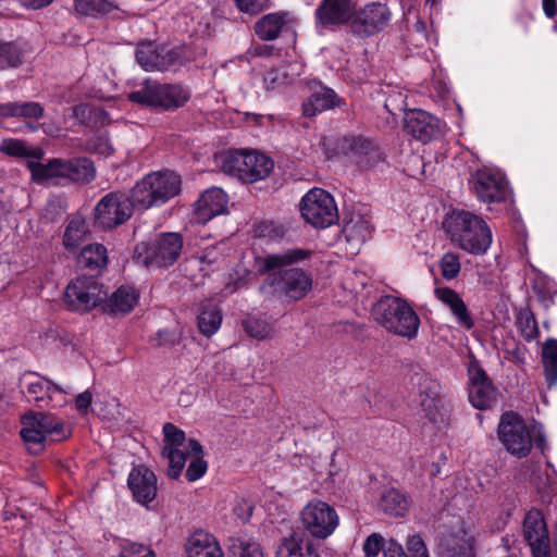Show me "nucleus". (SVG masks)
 <instances>
[{
	"instance_id": "nucleus-23",
	"label": "nucleus",
	"mask_w": 557,
	"mask_h": 557,
	"mask_svg": "<svg viewBox=\"0 0 557 557\" xmlns=\"http://www.w3.org/2000/svg\"><path fill=\"white\" fill-rule=\"evenodd\" d=\"M406 128L414 138L426 143L440 133V121L423 110H413L405 119Z\"/></svg>"
},
{
	"instance_id": "nucleus-16",
	"label": "nucleus",
	"mask_w": 557,
	"mask_h": 557,
	"mask_svg": "<svg viewBox=\"0 0 557 557\" xmlns=\"http://www.w3.org/2000/svg\"><path fill=\"white\" fill-rule=\"evenodd\" d=\"M473 189L478 198L486 203L504 201L509 194L507 181L500 174L485 170L475 173Z\"/></svg>"
},
{
	"instance_id": "nucleus-38",
	"label": "nucleus",
	"mask_w": 557,
	"mask_h": 557,
	"mask_svg": "<svg viewBox=\"0 0 557 557\" xmlns=\"http://www.w3.org/2000/svg\"><path fill=\"white\" fill-rule=\"evenodd\" d=\"M343 235L355 248H359L371 235V225L362 216L351 218L343 227Z\"/></svg>"
},
{
	"instance_id": "nucleus-25",
	"label": "nucleus",
	"mask_w": 557,
	"mask_h": 557,
	"mask_svg": "<svg viewBox=\"0 0 557 557\" xmlns=\"http://www.w3.org/2000/svg\"><path fill=\"white\" fill-rule=\"evenodd\" d=\"M186 557H224L216 539L202 530L194 532L185 543Z\"/></svg>"
},
{
	"instance_id": "nucleus-33",
	"label": "nucleus",
	"mask_w": 557,
	"mask_h": 557,
	"mask_svg": "<svg viewBox=\"0 0 557 557\" xmlns=\"http://www.w3.org/2000/svg\"><path fill=\"white\" fill-rule=\"evenodd\" d=\"M202 447L196 440L187 441L186 458L189 457L190 461L186 470V479L189 482L200 479L208 469V463L202 457Z\"/></svg>"
},
{
	"instance_id": "nucleus-63",
	"label": "nucleus",
	"mask_w": 557,
	"mask_h": 557,
	"mask_svg": "<svg viewBox=\"0 0 557 557\" xmlns=\"http://www.w3.org/2000/svg\"><path fill=\"white\" fill-rule=\"evenodd\" d=\"M92 395L89 391H85L77 395L75 399L76 409L82 413H87L89 406L91 405Z\"/></svg>"
},
{
	"instance_id": "nucleus-57",
	"label": "nucleus",
	"mask_w": 557,
	"mask_h": 557,
	"mask_svg": "<svg viewBox=\"0 0 557 557\" xmlns=\"http://www.w3.org/2000/svg\"><path fill=\"white\" fill-rule=\"evenodd\" d=\"M88 149L101 157H109L113 153V147L106 136H97L89 140Z\"/></svg>"
},
{
	"instance_id": "nucleus-51",
	"label": "nucleus",
	"mask_w": 557,
	"mask_h": 557,
	"mask_svg": "<svg viewBox=\"0 0 557 557\" xmlns=\"http://www.w3.org/2000/svg\"><path fill=\"white\" fill-rule=\"evenodd\" d=\"M108 0H75V10L83 15H96L109 11Z\"/></svg>"
},
{
	"instance_id": "nucleus-48",
	"label": "nucleus",
	"mask_w": 557,
	"mask_h": 557,
	"mask_svg": "<svg viewBox=\"0 0 557 557\" xmlns=\"http://www.w3.org/2000/svg\"><path fill=\"white\" fill-rule=\"evenodd\" d=\"M438 555L440 557H475L473 539L471 536L467 537L462 544L458 545V549L456 543H447L441 548Z\"/></svg>"
},
{
	"instance_id": "nucleus-6",
	"label": "nucleus",
	"mask_w": 557,
	"mask_h": 557,
	"mask_svg": "<svg viewBox=\"0 0 557 557\" xmlns=\"http://www.w3.org/2000/svg\"><path fill=\"white\" fill-rule=\"evenodd\" d=\"M299 210L302 219L315 228H326L338 220L333 196L322 188L308 190L300 200Z\"/></svg>"
},
{
	"instance_id": "nucleus-13",
	"label": "nucleus",
	"mask_w": 557,
	"mask_h": 557,
	"mask_svg": "<svg viewBox=\"0 0 557 557\" xmlns=\"http://www.w3.org/2000/svg\"><path fill=\"white\" fill-rule=\"evenodd\" d=\"M522 535L533 557H553L549 552L547 523L541 510L533 508L527 512L522 523Z\"/></svg>"
},
{
	"instance_id": "nucleus-4",
	"label": "nucleus",
	"mask_w": 557,
	"mask_h": 557,
	"mask_svg": "<svg viewBox=\"0 0 557 557\" xmlns=\"http://www.w3.org/2000/svg\"><path fill=\"white\" fill-rule=\"evenodd\" d=\"M129 101L160 111H174L190 99V91L181 84H161L145 79L136 90L127 95Z\"/></svg>"
},
{
	"instance_id": "nucleus-29",
	"label": "nucleus",
	"mask_w": 557,
	"mask_h": 557,
	"mask_svg": "<svg viewBox=\"0 0 557 557\" xmlns=\"http://www.w3.org/2000/svg\"><path fill=\"white\" fill-rule=\"evenodd\" d=\"M287 17L288 14L284 12L267 14L257 21L255 32L262 40H273L277 38L286 27Z\"/></svg>"
},
{
	"instance_id": "nucleus-22",
	"label": "nucleus",
	"mask_w": 557,
	"mask_h": 557,
	"mask_svg": "<svg viewBox=\"0 0 557 557\" xmlns=\"http://www.w3.org/2000/svg\"><path fill=\"white\" fill-rule=\"evenodd\" d=\"M127 485L134 499L141 505L149 504L157 495V478L144 466L136 467L129 472Z\"/></svg>"
},
{
	"instance_id": "nucleus-62",
	"label": "nucleus",
	"mask_w": 557,
	"mask_h": 557,
	"mask_svg": "<svg viewBox=\"0 0 557 557\" xmlns=\"http://www.w3.org/2000/svg\"><path fill=\"white\" fill-rule=\"evenodd\" d=\"M383 553L385 557H407L403 546L395 540H389L386 543Z\"/></svg>"
},
{
	"instance_id": "nucleus-27",
	"label": "nucleus",
	"mask_w": 557,
	"mask_h": 557,
	"mask_svg": "<svg viewBox=\"0 0 557 557\" xmlns=\"http://www.w3.org/2000/svg\"><path fill=\"white\" fill-rule=\"evenodd\" d=\"M276 557H321L314 545L302 534L293 533L284 537L277 548Z\"/></svg>"
},
{
	"instance_id": "nucleus-17",
	"label": "nucleus",
	"mask_w": 557,
	"mask_h": 557,
	"mask_svg": "<svg viewBox=\"0 0 557 557\" xmlns=\"http://www.w3.org/2000/svg\"><path fill=\"white\" fill-rule=\"evenodd\" d=\"M496 389L485 372L476 364L469 367V400L473 407L484 410L496 403Z\"/></svg>"
},
{
	"instance_id": "nucleus-59",
	"label": "nucleus",
	"mask_w": 557,
	"mask_h": 557,
	"mask_svg": "<svg viewBox=\"0 0 557 557\" xmlns=\"http://www.w3.org/2000/svg\"><path fill=\"white\" fill-rule=\"evenodd\" d=\"M518 325L521 334L527 339H533L537 334L536 323L531 313H522L518 319Z\"/></svg>"
},
{
	"instance_id": "nucleus-30",
	"label": "nucleus",
	"mask_w": 557,
	"mask_h": 557,
	"mask_svg": "<svg viewBox=\"0 0 557 557\" xmlns=\"http://www.w3.org/2000/svg\"><path fill=\"white\" fill-rule=\"evenodd\" d=\"M150 181L148 175H145L132 188L129 200L134 209L148 210L160 206Z\"/></svg>"
},
{
	"instance_id": "nucleus-41",
	"label": "nucleus",
	"mask_w": 557,
	"mask_h": 557,
	"mask_svg": "<svg viewBox=\"0 0 557 557\" xmlns=\"http://www.w3.org/2000/svg\"><path fill=\"white\" fill-rule=\"evenodd\" d=\"M152 42H145L137 47L136 59L139 65L146 71L157 70L158 67H164L162 61H160V52Z\"/></svg>"
},
{
	"instance_id": "nucleus-54",
	"label": "nucleus",
	"mask_w": 557,
	"mask_h": 557,
	"mask_svg": "<svg viewBox=\"0 0 557 557\" xmlns=\"http://www.w3.org/2000/svg\"><path fill=\"white\" fill-rule=\"evenodd\" d=\"M117 557H156V555L147 545L136 542H125L121 545Z\"/></svg>"
},
{
	"instance_id": "nucleus-42",
	"label": "nucleus",
	"mask_w": 557,
	"mask_h": 557,
	"mask_svg": "<svg viewBox=\"0 0 557 557\" xmlns=\"http://www.w3.org/2000/svg\"><path fill=\"white\" fill-rule=\"evenodd\" d=\"M542 360L548 385L557 383V341L548 339L542 348Z\"/></svg>"
},
{
	"instance_id": "nucleus-50",
	"label": "nucleus",
	"mask_w": 557,
	"mask_h": 557,
	"mask_svg": "<svg viewBox=\"0 0 557 557\" xmlns=\"http://www.w3.org/2000/svg\"><path fill=\"white\" fill-rule=\"evenodd\" d=\"M300 72L296 71L288 74L283 69H273L264 75L263 82L268 89H276L287 83H289L294 76L299 75Z\"/></svg>"
},
{
	"instance_id": "nucleus-35",
	"label": "nucleus",
	"mask_w": 557,
	"mask_h": 557,
	"mask_svg": "<svg viewBox=\"0 0 557 557\" xmlns=\"http://www.w3.org/2000/svg\"><path fill=\"white\" fill-rule=\"evenodd\" d=\"M64 177L74 182H90L94 180L96 169L87 158H75L63 161Z\"/></svg>"
},
{
	"instance_id": "nucleus-11",
	"label": "nucleus",
	"mask_w": 557,
	"mask_h": 557,
	"mask_svg": "<svg viewBox=\"0 0 557 557\" xmlns=\"http://www.w3.org/2000/svg\"><path fill=\"white\" fill-rule=\"evenodd\" d=\"M133 206L128 197L120 193H110L95 207V224L101 228H113L123 224L132 215Z\"/></svg>"
},
{
	"instance_id": "nucleus-44",
	"label": "nucleus",
	"mask_w": 557,
	"mask_h": 557,
	"mask_svg": "<svg viewBox=\"0 0 557 557\" xmlns=\"http://www.w3.org/2000/svg\"><path fill=\"white\" fill-rule=\"evenodd\" d=\"M247 334L258 341L269 339L274 334L273 323L264 318H248L244 321Z\"/></svg>"
},
{
	"instance_id": "nucleus-20",
	"label": "nucleus",
	"mask_w": 557,
	"mask_h": 557,
	"mask_svg": "<svg viewBox=\"0 0 557 557\" xmlns=\"http://www.w3.org/2000/svg\"><path fill=\"white\" fill-rule=\"evenodd\" d=\"M26 393L29 400L52 403V406H62L66 403L63 391L47 379L30 373L24 376Z\"/></svg>"
},
{
	"instance_id": "nucleus-47",
	"label": "nucleus",
	"mask_w": 557,
	"mask_h": 557,
	"mask_svg": "<svg viewBox=\"0 0 557 557\" xmlns=\"http://www.w3.org/2000/svg\"><path fill=\"white\" fill-rule=\"evenodd\" d=\"M348 468L347 456L343 448L336 447L332 454L330 455L327 467H326V476L330 480H334L337 476L343 475Z\"/></svg>"
},
{
	"instance_id": "nucleus-36",
	"label": "nucleus",
	"mask_w": 557,
	"mask_h": 557,
	"mask_svg": "<svg viewBox=\"0 0 557 557\" xmlns=\"http://www.w3.org/2000/svg\"><path fill=\"white\" fill-rule=\"evenodd\" d=\"M44 108L38 102H8L0 103V116L39 119L42 116Z\"/></svg>"
},
{
	"instance_id": "nucleus-53",
	"label": "nucleus",
	"mask_w": 557,
	"mask_h": 557,
	"mask_svg": "<svg viewBox=\"0 0 557 557\" xmlns=\"http://www.w3.org/2000/svg\"><path fill=\"white\" fill-rule=\"evenodd\" d=\"M350 148L355 153L364 157L367 162L375 161L379 158L377 148L368 139L354 138Z\"/></svg>"
},
{
	"instance_id": "nucleus-31",
	"label": "nucleus",
	"mask_w": 557,
	"mask_h": 557,
	"mask_svg": "<svg viewBox=\"0 0 557 557\" xmlns=\"http://www.w3.org/2000/svg\"><path fill=\"white\" fill-rule=\"evenodd\" d=\"M335 104V92L332 89L322 87L304 102L302 112L306 116L312 117L320 112L334 108Z\"/></svg>"
},
{
	"instance_id": "nucleus-12",
	"label": "nucleus",
	"mask_w": 557,
	"mask_h": 557,
	"mask_svg": "<svg viewBox=\"0 0 557 557\" xmlns=\"http://www.w3.org/2000/svg\"><path fill=\"white\" fill-rule=\"evenodd\" d=\"M392 13L386 4L371 2L360 10L355 9L349 23L351 33L359 37H369L382 32L389 23Z\"/></svg>"
},
{
	"instance_id": "nucleus-18",
	"label": "nucleus",
	"mask_w": 557,
	"mask_h": 557,
	"mask_svg": "<svg viewBox=\"0 0 557 557\" xmlns=\"http://www.w3.org/2000/svg\"><path fill=\"white\" fill-rule=\"evenodd\" d=\"M274 289L288 299L300 300L311 289L312 281L301 269L292 268L280 272L273 281Z\"/></svg>"
},
{
	"instance_id": "nucleus-7",
	"label": "nucleus",
	"mask_w": 557,
	"mask_h": 557,
	"mask_svg": "<svg viewBox=\"0 0 557 557\" xmlns=\"http://www.w3.org/2000/svg\"><path fill=\"white\" fill-rule=\"evenodd\" d=\"M299 521L310 536L325 540L337 529L339 516L329 503L313 498L306 503L299 511Z\"/></svg>"
},
{
	"instance_id": "nucleus-26",
	"label": "nucleus",
	"mask_w": 557,
	"mask_h": 557,
	"mask_svg": "<svg viewBox=\"0 0 557 557\" xmlns=\"http://www.w3.org/2000/svg\"><path fill=\"white\" fill-rule=\"evenodd\" d=\"M151 180L160 206L177 196L181 191V177L172 171H157L147 174Z\"/></svg>"
},
{
	"instance_id": "nucleus-64",
	"label": "nucleus",
	"mask_w": 557,
	"mask_h": 557,
	"mask_svg": "<svg viewBox=\"0 0 557 557\" xmlns=\"http://www.w3.org/2000/svg\"><path fill=\"white\" fill-rule=\"evenodd\" d=\"M235 274H236V281L230 282L226 284V286H225L226 293H230V294L233 293L242 284V281L244 280L245 274H246V270L240 267L235 270Z\"/></svg>"
},
{
	"instance_id": "nucleus-43",
	"label": "nucleus",
	"mask_w": 557,
	"mask_h": 557,
	"mask_svg": "<svg viewBox=\"0 0 557 557\" xmlns=\"http://www.w3.org/2000/svg\"><path fill=\"white\" fill-rule=\"evenodd\" d=\"M222 315L215 306L205 307L198 315V327L206 336H211L221 326Z\"/></svg>"
},
{
	"instance_id": "nucleus-2",
	"label": "nucleus",
	"mask_w": 557,
	"mask_h": 557,
	"mask_svg": "<svg viewBox=\"0 0 557 557\" xmlns=\"http://www.w3.org/2000/svg\"><path fill=\"white\" fill-rule=\"evenodd\" d=\"M20 435L28 451L39 454L48 442L66 440L71 429L52 413L29 411L21 418Z\"/></svg>"
},
{
	"instance_id": "nucleus-56",
	"label": "nucleus",
	"mask_w": 557,
	"mask_h": 557,
	"mask_svg": "<svg viewBox=\"0 0 557 557\" xmlns=\"http://www.w3.org/2000/svg\"><path fill=\"white\" fill-rule=\"evenodd\" d=\"M237 9L250 15L259 14L270 8L269 0H234Z\"/></svg>"
},
{
	"instance_id": "nucleus-45",
	"label": "nucleus",
	"mask_w": 557,
	"mask_h": 557,
	"mask_svg": "<svg viewBox=\"0 0 557 557\" xmlns=\"http://www.w3.org/2000/svg\"><path fill=\"white\" fill-rule=\"evenodd\" d=\"M0 151L12 157H33L40 159L42 151L40 149H30L20 139H3L0 143Z\"/></svg>"
},
{
	"instance_id": "nucleus-39",
	"label": "nucleus",
	"mask_w": 557,
	"mask_h": 557,
	"mask_svg": "<svg viewBox=\"0 0 557 557\" xmlns=\"http://www.w3.org/2000/svg\"><path fill=\"white\" fill-rule=\"evenodd\" d=\"M87 234V223L84 218L76 215L73 216L63 235V245L65 249L74 251L84 240Z\"/></svg>"
},
{
	"instance_id": "nucleus-1",
	"label": "nucleus",
	"mask_w": 557,
	"mask_h": 557,
	"mask_svg": "<svg viewBox=\"0 0 557 557\" xmlns=\"http://www.w3.org/2000/svg\"><path fill=\"white\" fill-rule=\"evenodd\" d=\"M443 226L454 246L474 256L485 255L493 243L491 227L481 216L470 211L450 212Z\"/></svg>"
},
{
	"instance_id": "nucleus-61",
	"label": "nucleus",
	"mask_w": 557,
	"mask_h": 557,
	"mask_svg": "<svg viewBox=\"0 0 557 557\" xmlns=\"http://www.w3.org/2000/svg\"><path fill=\"white\" fill-rule=\"evenodd\" d=\"M542 280H539L534 283L533 288L536 290L541 297L546 299H552L553 296L557 293L555 284L550 281H543L544 289L541 288Z\"/></svg>"
},
{
	"instance_id": "nucleus-46",
	"label": "nucleus",
	"mask_w": 557,
	"mask_h": 557,
	"mask_svg": "<svg viewBox=\"0 0 557 557\" xmlns=\"http://www.w3.org/2000/svg\"><path fill=\"white\" fill-rule=\"evenodd\" d=\"M23 53L14 42L0 44V70L16 67L22 63Z\"/></svg>"
},
{
	"instance_id": "nucleus-52",
	"label": "nucleus",
	"mask_w": 557,
	"mask_h": 557,
	"mask_svg": "<svg viewBox=\"0 0 557 557\" xmlns=\"http://www.w3.org/2000/svg\"><path fill=\"white\" fill-rule=\"evenodd\" d=\"M440 268L444 278L454 280L461 269L459 256L455 252H446L441 258Z\"/></svg>"
},
{
	"instance_id": "nucleus-21",
	"label": "nucleus",
	"mask_w": 557,
	"mask_h": 557,
	"mask_svg": "<svg viewBox=\"0 0 557 557\" xmlns=\"http://www.w3.org/2000/svg\"><path fill=\"white\" fill-rule=\"evenodd\" d=\"M227 202V196L221 188L207 189L194 203L195 220L198 223H207L214 216L223 214L226 211Z\"/></svg>"
},
{
	"instance_id": "nucleus-24",
	"label": "nucleus",
	"mask_w": 557,
	"mask_h": 557,
	"mask_svg": "<svg viewBox=\"0 0 557 557\" xmlns=\"http://www.w3.org/2000/svg\"><path fill=\"white\" fill-rule=\"evenodd\" d=\"M435 297L454 314L456 322L463 329L470 330L474 325L471 313L462 298L449 287H436L434 289Z\"/></svg>"
},
{
	"instance_id": "nucleus-55",
	"label": "nucleus",
	"mask_w": 557,
	"mask_h": 557,
	"mask_svg": "<svg viewBox=\"0 0 557 557\" xmlns=\"http://www.w3.org/2000/svg\"><path fill=\"white\" fill-rule=\"evenodd\" d=\"M160 61H162L166 66L158 67V71H168L174 69L178 65H182L184 62L183 50L181 48L174 49H161Z\"/></svg>"
},
{
	"instance_id": "nucleus-49",
	"label": "nucleus",
	"mask_w": 557,
	"mask_h": 557,
	"mask_svg": "<svg viewBox=\"0 0 557 557\" xmlns=\"http://www.w3.org/2000/svg\"><path fill=\"white\" fill-rule=\"evenodd\" d=\"M230 557H263V553L255 542L235 540L230 546Z\"/></svg>"
},
{
	"instance_id": "nucleus-5",
	"label": "nucleus",
	"mask_w": 557,
	"mask_h": 557,
	"mask_svg": "<svg viewBox=\"0 0 557 557\" xmlns=\"http://www.w3.org/2000/svg\"><path fill=\"white\" fill-rule=\"evenodd\" d=\"M274 168L273 160L253 150H230L221 156V169L245 183L264 180Z\"/></svg>"
},
{
	"instance_id": "nucleus-14",
	"label": "nucleus",
	"mask_w": 557,
	"mask_h": 557,
	"mask_svg": "<svg viewBox=\"0 0 557 557\" xmlns=\"http://www.w3.org/2000/svg\"><path fill=\"white\" fill-rule=\"evenodd\" d=\"M164 445L162 455L169 460L168 475L177 479L186 463L187 442L184 431L172 423L163 425Z\"/></svg>"
},
{
	"instance_id": "nucleus-8",
	"label": "nucleus",
	"mask_w": 557,
	"mask_h": 557,
	"mask_svg": "<svg viewBox=\"0 0 557 557\" xmlns=\"http://www.w3.org/2000/svg\"><path fill=\"white\" fill-rule=\"evenodd\" d=\"M498 437L506 450L517 457H527L534 442L532 429L515 412H505L498 423Z\"/></svg>"
},
{
	"instance_id": "nucleus-34",
	"label": "nucleus",
	"mask_w": 557,
	"mask_h": 557,
	"mask_svg": "<svg viewBox=\"0 0 557 557\" xmlns=\"http://www.w3.org/2000/svg\"><path fill=\"white\" fill-rule=\"evenodd\" d=\"M409 499L398 490L388 488L381 496L380 508L386 515L403 517L409 509Z\"/></svg>"
},
{
	"instance_id": "nucleus-19",
	"label": "nucleus",
	"mask_w": 557,
	"mask_h": 557,
	"mask_svg": "<svg viewBox=\"0 0 557 557\" xmlns=\"http://www.w3.org/2000/svg\"><path fill=\"white\" fill-rule=\"evenodd\" d=\"M418 403L424 417L434 423L443 422L447 417V409L440 394V384L429 377L420 383Z\"/></svg>"
},
{
	"instance_id": "nucleus-58",
	"label": "nucleus",
	"mask_w": 557,
	"mask_h": 557,
	"mask_svg": "<svg viewBox=\"0 0 557 557\" xmlns=\"http://www.w3.org/2000/svg\"><path fill=\"white\" fill-rule=\"evenodd\" d=\"M384 539L379 533H373L367 537L363 543V553L366 557H376L384 549Z\"/></svg>"
},
{
	"instance_id": "nucleus-3",
	"label": "nucleus",
	"mask_w": 557,
	"mask_h": 557,
	"mask_svg": "<svg viewBox=\"0 0 557 557\" xmlns=\"http://www.w3.org/2000/svg\"><path fill=\"white\" fill-rule=\"evenodd\" d=\"M373 317L389 333L409 341L418 335L420 319L405 299L382 298L373 308Z\"/></svg>"
},
{
	"instance_id": "nucleus-40",
	"label": "nucleus",
	"mask_w": 557,
	"mask_h": 557,
	"mask_svg": "<svg viewBox=\"0 0 557 557\" xmlns=\"http://www.w3.org/2000/svg\"><path fill=\"white\" fill-rule=\"evenodd\" d=\"M107 249L101 244L85 246L79 255V263L89 269H101L107 264Z\"/></svg>"
},
{
	"instance_id": "nucleus-15",
	"label": "nucleus",
	"mask_w": 557,
	"mask_h": 557,
	"mask_svg": "<svg viewBox=\"0 0 557 557\" xmlns=\"http://www.w3.org/2000/svg\"><path fill=\"white\" fill-rule=\"evenodd\" d=\"M354 0H322L315 9L317 25L330 28L349 23L355 13Z\"/></svg>"
},
{
	"instance_id": "nucleus-60",
	"label": "nucleus",
	"mask_w": 557,
	"mask_h": 557,
	"mask_svg": "<svg viewBox=\"0 0 557 557\" xmlns=\"http://www.w3.org/2000/svg\"><path fill=\"white\" fill-rule=\"evenodd\" d=\"M407 549L410 557H430L424 541L418 534L409 536Z\"/></svg>"
},
{
	"instance_id": "nucleus-37",
	"label": "nucleus",
	"mask_w": 557,
	"mask_h": 557,
	"mask_svg": "<svg viewBox=\"0 0 557 557\" xmlns=\"http://www.w3.org/2000/svg\"><path fill=\"white\" fill-rule=\"evenodd\" d=\"M28 169L32 172V177L37 183H46L55 177H64V165L60 159L50 160L44 164L37 161H28Z\"/></svg>"
},
{
	"instance_id": "nucleus-32",
	"label": "nucleus",
	"mask_w": 557,
	"mask_h": 557,
	"mask_svg": "<svg viewBox=\"0 0 557 557\" xmlns=\"http://www.w3.org/2000/svg\"><path fill=\"white\" fill-rule=\"evenodd\" d=\"M309 256H310L309 250L299 249V248L289 249V250H286V251H283L280 253L268 255L261 260V262H262L261 270L272 271L277 268H282L285 265H289V264L302 261V260L307 259Z\"/></svg>"
},
{
	"instance_id": "nucleus-28",
	"label": "nucleus",
	"mask_w": 557,
	"mask_h": 557,
	"mask_svg": "<svg viewBox=\"0 0 557 557\" xmlns=\"http://www.w3.org/2000/svg\"><path fill=\"white\" fill-rule=\"evenodd\" d=\"M139 300V293L133 286H120L109 297L107 306L113 314H126L131 312Z\"/></svg>"
},
{
	"instance_id": "nucleus-9",
	"label": "nucleus",
	"mask_w": 557,
	"mask_h": 557,
	"mask_svg": "<svg viewBox=\"0 0 557 557\" xmlns=\"http://www.w3.org/2000/svg\"><path fill=\"white\" fill-rule=\"evenodd\" d=\"M183 239L177 233L161 234L153 243L136 246L135 257L147 267H170L180 257Z\"/></svg>"
},
{
	"instance_id": "nucleus-10",
	"label": "nucleus",
	"mask_w": 557,
	"mask_h": 557,
	"mask_svg": "<svg viewBox=\"0 0 557 557\" xmlns=\"http://www.w3.org/2000/svg\"><path fill=\"white\" fill-rule=\"evenodd\" d=\"M106 296L102 285L95 278L78 277L67 285L64 300L70 309L86 312L102 302Z\"/></svg>"
}]
</instances>
